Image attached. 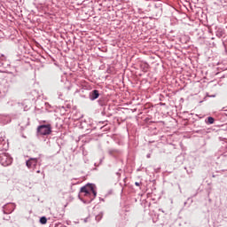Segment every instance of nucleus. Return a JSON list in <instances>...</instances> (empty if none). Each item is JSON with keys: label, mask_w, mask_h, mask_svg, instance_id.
<instances>
[{"label": "nucleus", "mask_w": 227, "mask_h": 227, "mask_svg": "<svg viewBox=\"0 0 227 227\" xmlns=\"http://www.w3.org/2000/svg\"><path fill=\"white\" fill-rule=\"evenodd\" d=\"M80 192L86 198L83 202L89 205L97 198V185L88 183L80 189Z\"/></svg>", "instance_id": "1"}, {"label": "nucleus", "mask_w": 227, "mask_h": 227, "mask_svg": "<svg viewBox=\"0 0 227 227\" xmlns=\"http://www.w3.org/2000/svg\"><path fill=\"white\" fill-rule=\"evenodd\" d=\"M51 132L52 127H51V124H43L37 127V134L39 136H49Z\"/></svg>", "instance_id": "2"}, {"label": "nucleus", "mask_w": 227, "mask_h": 227, "mask_svg": "<svg viewBox=\"0 0 227 227\" xmlns=\"http://www.w3.org/2000/svg\"><path fill=\"white\" fill-rule=\"evenodd\" d=\"M12 162H13V158H12V156H10L9 153H0V164L6 167V166L12 165Z\"/></svg>", "instance_id": "3"}, {"label": "nucleus", "mask_w": 227, "mask_h": 227, "mask_svg": "<svg viewBox=\"0 0 227 227\" xmlns=\"http://www.w3.org/2000/svg\"><path fill=\"white\" fill-rule=\"evenodd\" d=\"M9 147L10 144H8L6 137L3 133H0V152H6Z\"/></svg>", "instance_id": "4"}, {"label": "nucleus", "mask_w": 227, "mask_h": 227, "mask_svg": "<svg viewBox=\"0 0 227 227\" xmlns=\"http://www.w3.org/2000/svg\"><path fill=\"white\" fill-rule=\"evenodd\" d=\"M17 205L15 203H7L3 206L4 214H12L16 208Z\"/></svg>", "instance_id": "5"}, {"label": "nucleus", "mask_w": 227, "mask_h": 227, "mask_svg": "<svg viewBox=\"0 0 227 227\" xmlns=\"http://www.w3.org/2000/svg\"><path fill=\"white\" fill-rule=\"evenodd\" d=\"M26 166L28 169H35L38 166V158H30L26 161Z\"/></svg>", "instance_id": "6"}, {"label": "nucleus", "mask_w": 227, "mask_h": 227, "mask_svg": "<svg viewBox=\"0 0 227 227\" xmlns=\"http://www.w3.org/2000/svg\"><path fill=\"white\" fill-rule=\"evenodd\" d=\"M12 121V119L7 114H0V125H6Z\"/></svg>", "instance_id": "7"}, {"label": "nucleus", "mask_w": 227, "mask_h": 227, "mask_svg": "<svg viewBox=\"0 0 227 227\" xmlns=\"http://www.w3.org/2000/svg\"><path fill=\"white\" fill-rule=\"evenodd\" d=\"M100 97V93L98 92V90H94L90 92V100H97V98H98Z\"/></svg>", "instance_id": "8"}, {"label": "nucleus", "mask_w": 227, "mask_h": 227, "mask_svg": "<svg viewBox=\"0 0 227 227\" xmlns=\"http://www.w3.org/2000/svg\"><path fill=\"white\" fill-rule=\"evenodd\" d=\"M140 68L142 72H148V68H150V66L148 65V63H142L140 64Z\"/></svg>", "instance_id": "9"}, {"label": "nucleus", "mask_w": 227, "mask_h": 227, "mask_svg": "<svg viewBox=\"0 0 227 227\" xmlns=\"http://www.w3.org/2000/svg\"><path fill=\"white\" fill-rule=\"evenodd\" d=\"M82 118H83V115H80L78 117L77 114H74L73 116L68 117L69 120H73L74 121H77V120H81V121H82Z\"/></svg>", "instance_id": "10"}, {"label": "nucleus", "mask_w": 227, "mask_h": 227, "mask_svg": "<svg viewBox=\"0 0 227 227\" xmlns=\"http://www.w3.org/2000/svg\"><path fill=\"white\" fill-rule=\"evenodd\" d=\"M215 36H217V38H223V36H224V31L221 28H218L215 32Z\"/></svg>", "instance_id": "11"}, {"label": "nucleus", "mask_w": 227, "mask_h": 227, "mask_svg": "<svg viewBox=\"0 0 227 227\" xmlns=\"http://www.w3.org/2000/svg\"><path fill=\"white\" fill-rule=\"evenodd\" d=\"M207 125H212L214 124V121H215V119H214V117H207L206 120H205Z\"/></svg>", "instance_id": "12"}, {"label": "nucleus", "mask_w": 227, "mask_h": 227, "mask_svg": "<svg viewBox=\"0 0 227 227\" xmlns=\"http://www.w3.org/2000/svg\"><path fill=\"white\" fill-rule=\"evenodd\" d=\"M102 217H104V213H99L96 215L95 220L97 223H100V221H102Z\"/></svg>", "instance_id": "13"}, {"label": "nucleus", "mask_w": 227, "mask_h": 227, "mask_svg": "<svg viewBox=\"0 0 227 227\" xmlns=\"http://www.w3.org/2000/svg\"><path fill=\"white\" fill-rule=\"evenodd\" d=\"M39 223H40L41 224H47V217L42 216V217L40 218V220H39Z\"/></svg>", "instance_id": "14"}, {"label": "nucleus", "mask_w": 227, "mask_h": 227, "mask_svg": "<svg viewBox=\"0 0 227 227\" xmlns=\"http://www.w3.org/2000/svg\"><path fill=\"white\" fill-rule=\"evenodd\" d=\"M20 125H21L22 127H27V125H29V118L26 119V120H25V122H24V121H21V122H20Z\"/></svg>", "instance_id": "15"}, {"label": "nucleus", "mask_w": 227, "mask_h": 227, "mask_svg": "<svg viewBox=\"0 0 227 227\" xmlns=\"http://www.w3.org/2000/svg\"><path fill=\"white\" fill-rule=\"evenodd\" d=\"M145 123H152V121H150L149 118H146V119L145 120Z\"/></svg>", "instance_id": "16"}, {"label": "nucleus", "mask_w": 227, "mask_h": 227, "mask_svg": "<svg viewBox=\"0 0 227 227\" xmlns=\"http://www.w3.org/2000/svg\"><path fill=\"white\" fill-rule=\"evenodd\" d=\"M135 185H136L137 187H139V185H141V184H140V183L136 182V183H135Z\"/></svg>", "instance_id": "17"}, {"label": "nucleus", "mask_w": 227, "mask_h": 227, "mask_svg": "<svg viewBox=\"0 0 227 227\" xmlns=\"http://www.w3.org/2000/svg\"><path fill=\"white\" fill-rule=\"evenodd\" d=\"M88 219H90V217L85 218L84 223H88Z\"/></svg>", "instance_id": "18"}, {"label": "nucleus", "mask_w": 227, "mask_h": 227, "mask_svg": "<svg viewBox=\"0 0 227 227\" xmlns=\"http://www.w3.org/2000/svg\"><path fill=\"white\" fill-rule=\"evenodd\" d=\"M180 102H182V103L184 102V98H180Z\"/></svg>", "instance_id": "19"}, {"label": "nucleus", "mask_w": 227, "mask_h": 227, "mask_svg": "<svg viewBox=\"0 0 227 227\" xmlns=\"http://www.w3.org/2000/svg\"><path fill=\"white\" fill-rule=\"evenodd\" d=\"M160 106H166V103H160Z\"/></svg>", "instance_id": "20"}, {"label": "nucleus", "mask_w": 227, "mask_h": 227, "mask_svg": "<svg viewBox=\"0 0 227 227\" xmlns=\"http://www.w3.org/2000/svg\"><path fill=\"white\" fill-rule=\"evenodd\" d=\"M117 176H121V174H120L119 172L116 173Z\"/></svg>", "instance_id": "21"}, {"label": "nucleus", "mask_w": 227, "mask_h": 227, "mask_svg": "<svg viewBox=\"0 0 227 227\" xmlns=\"http://www.w3.org/2000/svg\"><path fill=\"white\" fill-rule=\"evenodd\" d=\"M100 201H106V200L99 198Z\"/></svg>", "instance_id": "22"}, {"label": "nucleus", "mask_w": 227, "mask_h": 227, "mask_svg": "<svg viewBox=\"0 0 227 227\" xmlns=\"http://www.w3.org/2000/svg\"><path fill=\"white\" fill-rule=\"evenodd\" d=\"M147 159H150V154H147Z\"/></svg>", "instance_id": "23"}, {"label": "nucleus", "mask_w": 227, "mask_h": 227, "mask_svg": "<svg viewBox=\"0 0 227 227\" xmlns=\"http://www.w3.org/2000/svg\"><path fill=\"white\" fill-rule=\"evenodd\" d=\"M212 176H213V178H215V175H213Z\"/></svg>", "instance_id": "24"}, {"label": "nucleus", "mask_w": 227, "mask_h": 227, "mask_svg": "<svg viewBox=\"0 0 227 227\" xmlns=\"http://www.w3.org/2000/svg\"><path fill=\"white\" fill-rule=\"evenodd\" d=\"M36 173H40V170H37Z\"/></svg>", "instance_id": "25"}, {"label": "nucleus", "mask_w": 227, "mask_h": 227, "mask_svg": "<svg viewBox=\"0 0 227 227\" xmlns=\"http://www.w3.org/2000/svg\"><path fill=\"white\" fill-rule=\"evenodd\" d=\"M160 211H161V212H164L162 209H159Z\"/></svg>", "instance_id": "26"}]
</instances>
